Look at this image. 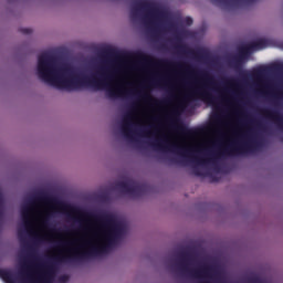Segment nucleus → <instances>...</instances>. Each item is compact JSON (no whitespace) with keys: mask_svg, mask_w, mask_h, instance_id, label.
Returning a JSON list of instances; mask_svg holds the SVG:
<instances>
[{"mask_svg":"<svg viewBox=\"0 0 283 283\" xmlns=\"http://www.w3.org/2000/svg\"><path fill=\"white\" fill-rule=\"evenodd\" d=\"M40 202H45L46 205H53L59 207L62 211H71V213H77L82 218H88L101 224V235L104 240L102 245H92L91 242H87L90 249L86 251H74L71 254L56 255L52 260L53 262H83V260H90V258H96L107 253L109 247L116 244V240L123 235L125 231V226L116 220V217L112 213H94L82 211L76 207H72L59 199L49 196L45 192H38L31 197L25 206L21 208V217L24 222V227L32 233V221H30V213L34 211V207Z\"/></svg>","mask_w":283,"mask_h":283,"instance_id":"obj_1","label":"nucleus"},{"mask_svg":"<svg viewBox=\"0 0 283 283\" xmlns=\"http://www.w3.org/2000/svg\"><path fill=\"white\" fill-rule=\"evenodd\" d=\"M36 72L43 83L57 90H67L69 92L81 90V87H93L96 91L106 90L109 98H116L123 94L120 90L112 87V81L118 72L116 69L99 67L96 74L87 76L70 64L59 66L56 56L43 52L38 56Z\"/></svg>","mask_w":283,"mask_h":283,"instance_id":"obj_2","label":"nucleus"},{"mask_svg":"<svg viewBox=\"0 0 283 283\" xmlns=\"http://www.w3.org/2000/svg\"><path fill=\"white\" fill-rule=\"evenodd\" d=\"M151 145L155 149H170L171 151H177V154H180L184 158H192V163L196 165H207V163L216 160V158H220L221 156H238L240 154H247V151H252L255 143H253V129L248 128L245 132L239 134L237 139L232 140L223 149L216 153L213 158L210 159L193 157L191 148L169 144L167 136H163Z\"/></svg>","mask_w":283,"mask_h":283,"instance_id":"obj_3","label":"nucleus"},{"mask_svg":"<svg viewBox=\"0 0 283 283\" xmlns=\"http://www.w3.org/2000/svg\"><path fill=\"white\" fill-rule=\"evenodd\" d=\"M137 56L138 59L144 61V63H147L148 65H154V67H179L187 70V72H190L191 74H197V76H199L202 81L201 87H198L192 93L186 95V103H189V101H193V98H201L202 101H206V103H211L213 105L216 104V101H218V98L213 96L211 92H222V88H220L218 81H216L213 75H210V73L207 71H196L191 65H188L186 63H174L169 60H156L155 57L145 53H138Z\"/></svg>","mask_w":283,"mask_h":283,"instance_id":"obj_4","label":"nucleus"},{"mask_svg":"<svg viewBox=\"0 0 283 283\" xmlns=\"http://www.w3.org/2000/svg\"><path fill=\"white\" fill-rule=\"evenodd\" d=\"M138 12H146L144 15L147 23H154L158 17L165 18V11L160 10L158 4L149 1H135L132 7V15L137 17Z\"/></svg>","mask_w":283,"mask_h":283,"instance_id":"obj_5","label":"nucleus"},{"mask_svg":"<svg viewBox=\"0 0 283 283\" xmlns=\"http://www.w3.org/2000/svg\"><path fill=\"white\" fill-rule=\"evenodd\" d=\"M264 48H269V40L266 39H259L254 42L241 46L239 49V54L234 55L230 60V65H232L233 67H240V65H242V61H244V59L249 56V54L255 52V50H264Z\"/></svg>","mask_w":283,"mask_h":283,"instance_id":"obj_6","label":"nucleus"},{"mask_svg":"<svg viewBox=\"0 0 283 283\" xmlns=\"http://www.w3.org/2000/svg\"><path fill=\"white\" fill-rule=\"evenodd\" d=\"M38 269L40 270L38 279L34 280L32 273L27 272L23 274V283H50V280L54 277V272L56 271L53 263L39 264Z\"/></svg>","mask_w":283,"mask_h":283,"instance_id":"obj_7","label":"nucleus"},{"mask_svg":"<svg viewBox=\"0 0 283 283\" xmlns=\"http://www.w3.org/2000/svg\"><path fill=\"white\" fill-rule=\"evenodd\" d=\"M116 188L122 191V193H126L133 198H140V196H145L146 191H148L146 184H138L133 179L117 182Z\"/></svg>","mask_w":283,"mask_h":283,"instance_id":"obj_8","label":"nucleus"},{"mask_svg":"<svg viewBox=\"0 0 283 283\" xmlns=\"http://www.w3.org/2000/svg\"><path fill=\"white\" fill-rule=\"evenodd\" d=\"M189 262H191V254L189 252L179 253L177 266L181 273H187V275H190V277H202V275H207L209 273V266L191 270L189 269Z\"/></svg>","mask_w":283,"mask_h":283,"instance_id":"obj_9","label":"nucleus"},{"mask_svg":"<svg viewBox=\"0 0 283 283\" xmlns=\"http://www.w3.org/2000/svg\"><path fill=\"white\" fill-rule=\"evenodd\" d=\"M263 116L274 123V125L279 126L280 129H283V115L277 109H269L265 108L262 111Z\"/></svg>","mask_w":283,"mask_h":283,"instance_id":"obj_10","label":"nucleus"},{"mask_svg":"<svg viewBox=\"0 0 283 283\" xmlns=\"http://www.w3.org/2000/svg\"><path fill=\"white\" fill-rule=\"evenodd\" d=\"M134 118L132 117L130 114L126 115L123 119L122 123V134L125 136V138H127L128 140H132L134 138V130H132L134 128Z\"/></svg>","mask_w":283,"mask_h":283,"instance_id":"obj_11","label":"nucleus"},{"mask_svg":"<svg viewBox=\"0 0 283 283\" xmlns=\"http://www.w3.org/2000/svg\"><path fill=\"white\" fill-rule=\"evenodd\" d=\"M142 97L145 99V101H153L154 105H156V107H160V105H166L167 104V99H164V101H158V99H154L151 97V95L145 93L142 95Z\"/></svg>","mask_w":283,"mask_h":283,"instance_id":"obj_12","label":"nucleus"},{"mask_svg":"<svg viewBox=\"0 0 283 283\" xmlns=\"http://www.w3.org/2000/svg\"><path fill=\"white\" fill-rule=\"evenodd\" d=\"M180 132L185 134L186 136H196L198 134V130L189 129L187 127H179Z\"/></svg>","mask_w":283,"mask_h":283,"instance_id":"obj_13","label":"nucleus"},{"mask_svg":"<svg viewBox=\"0 0 283 283\" xmlns=\"http://www.w3.org/2000/svg\"><path fill=\"white\" fill-rule=\"evenodd\" d=\"M0 275L3 277V280H7V282H12V273L6 270H0Z\"/></svg>","mask_w":283,"mask_h":283,"instance_id":"obj_14","label":"nucleus"},{"mask_svg":"<svg viewBox=\"0 0 283 283\" xmlns=\"http://www.w3.org/2000/svg\"><path fill=\"white\" fill-rule=\"evenodd\" d=\"M213 3H220V6H231L237 0H211ZM245 1H253V0H245Z\"/></svg>","mask_w":283,"mask_h":283,"instance_id":"obj_15","label":"nucleus"},{"mask_svg":"<svg viewBox=\"0 0 283 283\" xmlns=\"http://www.w3.org/2000/svg\"><path fill=\"white\" fill-rule=\"evenodd\" d=\"M72 244H74V242L61 240L57 242V248L59 249H67V247H72Z\"/></svg>","mask_w":283,"mask_h":283,"instance_id":"obj_16","label":"nucleus"},{"mask_svg":"<svg viewBox=\"0 0 283 283\" xmlns=\"http://www.w3.org/2000/svg\"><path fill=\"white\" fill-rule=\"evenodd\" d=\"M222 83L223 85H235V81L234 80H228V78H222Z\"/></svg>","mask_w":283,"mask_h":283,"instance_id":"obj_17","label":"nucleus"},{"mask_svg":"<svg viewBox=\"0 0 283 283\" xmlns=\"http://www.w3.org/2000/svg\"><path fill=\"white\" fill-rule=\"evenodd\" d=\"M185 25H193V19L190 17H187L184 19Z\"/></svg>","mask_w":283,"mask_h":283,"instance_id":"obj_18","label":"nucleus"},{"mask_svg":"<svg viewBox=\"0 0 283 283\" xmlns=\"http://www.w3.org/2000/svg\"><path fill=\"white\" fill-rule=\"evenodd\" d=\"M263 72H266V70L264 67H260L254 71V74L255 76H262Z\"/></svg>","mask_w":283,"mask_h":283,"instance_id":"obj_19","label":"nucleus"},{"mask_svg":"<svg viewBox=\"0 0 283 283\" xmlns=\"http://www.w3.org/2000/svg\"><path fill=\"white\" fill-rule=\"evenodd\" d=\"M163 83V80L154 77L150 82V85H160Z\"/></svg>","mask_w":283,"mask_h":283,"instance_id":"obj_20","label":"nucleus"},{"mask_svg":"<svg viewBox=\"0 0 283 283\" xmlns=\"http://www.w3.org/2000/svg\"><path fill=\"white\" fill-rule=\"evenodd\" d=\"M21 32L22 34H32V29L24 28V29H21Z\"/></svg>","mask_w":283,"mask_h":283,"instance_id":"obj_21","label":"nucleus"},{"mask_svg":"<svg viewBox=\"0 0 283 283\" xmlns=\"http://www.w3.org/2000/svg\"><path fill=\"white\" fill-rule=\"evenodd\" d=\"M67 280H70V276H67V275H62L60 277V282H67Z\"/></svg>","mask_w":283,"mask_h":283,"instance_id":"obj_22","label":"nucleus"},{"mask_svg":"<svg viewBox=\"0 0 283 283\" xmlns=\"http://www.w3.org/2000/svg\"><path fill=\"white\" fill-rule=\"evenodd\" d=\"M210 180L211 182H218V177H216V175H210Z\"/></svg>","mask_w":283,"mask_h":283,"instance_id":"obj_23","label":"nucleus"},{"mask_svg":"<svg viewBox=\"0 0 283 283\" xmlns=\"http://www.w3.org/2000/svg\"><path fill=\"white\" fill-rule=\"evenodd\" d=\"M193 172H195V176H202V172L198 168H195Z\"/></svg>","mask_w":283,"mask_h":283,"instance_id":"obj_24","label":"nucleus"},{"mask_svg":"<svg viewBox=\"0 0 283 283\" xmlns=\"http://www.w3.org/2000/svg\"><path fill=\"white\" fill-rule=\"evenodd\" d=\"M49 219H50V216L46 214V216L44 217L43 224H48Z\"/></svg>","mask_w":283,"mask_h":283,"instance_id":"obj_25","label":"nucleus"},{"mask_svg":"<svg viewBox=\"0 0 283 283\" xmlns=\"http://www.w3.org/2000/svg\"><path fill=\"white\" fill-rule=\"evenodd\" d=\"M178 49L181 51V52H185L187 50V46L185 45H179Z\"/></svg>","mask_w":283,"mask_h":283,"instance_id":"obj_26","label":"nucleus"},{"mask_svg":"<svg viewBox=\"0 0 283 283\" xmlns=\"http://www.w3.org/2000/svg\"><path fill=\"white\" fill-rule=\"evenodd\" d=\"M168 28H169L170 30H174V29H176V24H175V23H169V24H168Z\"/></svg>","mask_w":283,"mask_h":283,"instance_id":"obj_27","label":"nucleus"},{"mask_svg":"<svg viewBox=\"0 0 283 283\" xmlns=\"http://www.w3.org/2000/svg\"><path fill=\"white\" fill-rule=\"evenodd\" d=\"M276 70H283V65L282 64L276 65Z\"/></svg>","mask_w":283,"mask_h":283,"instance_id":"obj_28","label":"nucleus"},{"mask_svg":"<svg viewBox=\"0 0 283 283\" xmlns=\"http://www.w3.org/2000/svg\"><path fill=\"white\" fill-rule=\"evenodd\" d=\"M144 134H145V136H149V134H151V132H149V130H144Z\"/></svg>","mask_w":283,"mask_h":283,"instance_id":"obj_29","label":"nucleus"},{"mask_svg":"<svg viewBox=\"0 0 283 283\" xmlns=\"http://www.w3.org/2000/svg\"><path fill=\"white\" fill-rule=\"evenodd\" d=\"M170 163H178V160L171 158V159H170Z\"/></svg>","mask_w":283,"mask_h":283,"instance_id":"obj_30","label":"nucleus"},{"mask_svg":"<svg viewBox=\"0 0 283 283\" xmlns=\"http://www.w3.org/2000/svg\"><path fill=\"white\" fill-rule=\"evenodd\" d=\"M223 92H227V88H223Z\"/></svg>","mask_w":283,"mask_h":283,"instance_id":"obj_31","label":"nucleus"},{"mask_svg":"<svg viewBox=\"0 0 283 283\" xmlns=\"http://www.w3.org/2000/svg\"><path fill=\"white\" fill-rule=\"evenodd\" d=\"M19 237L21 238V232H19Z\"/></svg>","mask_w":283,"mask_h":283,"instance_id":"obj_32","label":"nucleus"},{"mask_svg":"<svg viewBox=\"0 0 283 283\" xmlns=\"http://www.w3.org/2000/svg\"><path fill=\"white\" fill-rule=\"evenodd\" d=\"M174 114H177V112L175 111Z\"/></svg>","mask_w":283,"mask_h":283,"instance_id":"obj_33","label":"nucleus"}]
</instances>
